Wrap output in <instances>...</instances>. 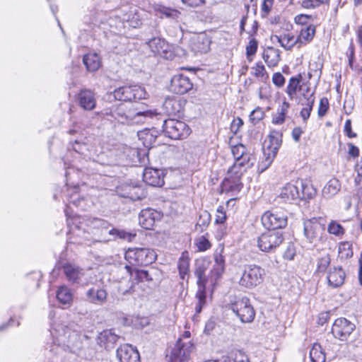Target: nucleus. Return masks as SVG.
I'll list each match as a JSON object with an SVG mask.
<instances>
[{
  "mask_svg": "<svg viewBox=\"0 0 362 362\" xmlns=\"http://www.w3.org/2000/svg\"><path fill=\"white\" fill-rule=\"evenodd\" d=\"M54 332L56 338L49 346L50 353L62 356L64 352L78 354L82 347V341L77 332L64 325H57Z\"/></svg>",
  "mask_w": 362,
  "mask_h": 362,
  "instance_id": "1",
  "label": "nucleus"
},
{
  "mask_svg": "<svg viewBox=\"0 0 362 362\" xmlns=\"http://www.w3.org/2000/svg\"><path fill=\"white\" fill-rule=\"evenodd\" d=\"M105 115L122 124L134 125L144 123L147 118L152 117L154 114L151 110L137 111L132 105L120 103L107 109Z\"/></svg>",
  "mask_w": 362,
  "mask_h": 362,
  "instance_id": "2",
  "label": "nucleus"
},
{
  "mask_svg": "<svg viewBox=\"0 0 362 362\" xmlns=\"http://www.w3.org/2000/svg\"><path fill=\"white\" fill-rule=\"evenodd\" d=\"M282 144V133L272 130L262 146V158H259L257 164L258 173L266 170L272 163Z\"/></svg>",
  "mask_w": 362,
  "mask_h": 362,
  "instance_id": "3",
  "label": "nucleus"
},
{
  "mask_svg": "<svg viewBox=\"0 0 362 362\" xmlns=\"http://www.w3.org/2000/svg\"><path fill=\"white\" fill-rule=\"evenodd\" d=\"M115 100L123 102H132L146 98L145 88L138 85L123 86L115 88L112 92Z\"/></svg>",
  "mask_w": 362,
  "mask_h": 362,
  "instance_id": "4",
  "label": "nucleus"
},
{
  "mask_svg": "<svg viewBox=\"0 0 362 362\" xmlns=\"http://www.w3.org/2000/svg\"><path fill=\"white\" fill-rule=\"evenodd\" d=\"M163 131L165 136L172 139H183L191 132L190 128L185 122L175 119L164 120Z\"/></svg>",
  "mask_w": 362,
  "mask_h": 362,
  "instance_id": "5",
  "label": "nucleus"
},
{
  "mask_svg": "<svg viewBox=\"0 0 362 362\" xmlns=\"http://www.w3.org/2000/svg\"><path fill=\"white\" fill-rule=\"evenodd\" d=\"M284 240L281 231L269 229L257 238V246L261 251L269 252L279 247Z\"/></svg>",
  "mask_w": 362,
  "mask_h": 362,
  "instance_id": "6",
  "label": "nucleus"
},
{
  "mask_svg": "<svg viewBox=\"0 0 362 362\" xmlns=\"http://www.w3.org/2000/svg\"><path fill=\"white\" fill-rule=\"evenodd\" d=\"M246 172L247 170L239 169L237 173H234L231 171L230 167L227 172L226 177L221 184V192L231 193V195L238 193L243 187L241 177Z\"/></svg>",
  "mask_w": 362,
  "mask_h": 362,
  "instance_id": "7",
  "label": "nucleus"
},
{
  "mask_svg": "<svg viewBox=\"0 0 362 362\" xmlns=\"http://www.w3.org/2000/svg\"><path fill=\"white\" fill-rule=\"evenodd\" d=\"M125 259H132L136 264L147 265L155 261L156 255L154 251L149 248H134L126 252Z\"/></svg>",
  "mask_w": 362,
  "mask_h": 362,
  "instance_id": "8",
  "label": "nucleus"
},
{
  "mask_svg": "<svg viewBox=\"0 0 362 362\" xmlns=\"http://www.w3.org/2000/svg\"><path fill=\"white\" fill-rule=\"evenodd\" d=\"M356 329L354 323L345 317H339L332 325V333L340 341H346Z\"/></svg>",
  "mask_w": 362,
  "mask_h": 362,
  "instance_id": "9",
  "label": "nucleus"
},
{
  "mask_svg": "<svg viewBox=\"0 0 362 362\" xmlns=\"http://www.w3.org/2000/svg\"><path fill=\"white\" fill-rule=\"evenodd\" d=\"M261 221L263 226L269 230H277L287 226V216L281 211H267L262 215Z\"/></svg>",
  "mask_w": 362,
  "mask_h": 362,
  "instance_id": "10",
  "label": "nucleus"
},
{
  "mask_svg": "<svg viewBox=\"0 0 362 362\" xmlns=\"http://www.w3.org/2000/svg\"><path fill=\"white\" fill-rule=\"evenodd\" d=\"M119 196L129 198L133 201L140 200L146 196V191L138 183H124L117 187Z\"/></svg>",
  "mask_w": 362,
  "mask_h": 362,
  "instance_id": "11",
  "label": "nucleus"
},
{
  "mask_svg": "<svg viewBox=\"0 0 362 362\" xmlns=\"http://www.w3.org/2000/svg\"><path fill=\"white\" fill-rule=\"evenodd\" d=\"M235 161L231 166V171L237 173L239 169L247 170L249 163V154L247 153V148L243 144L233 146L231 148Z\"/></svg>",
  "mask_w": 362,
  "mask_h": 362,
  "instance_id": "12",
  "label": "nucleus"
},
{
  "mask_svg": "<svg viewBox=\"0 0 362 362\" xmlns=\"http://www.w3.org/2000/svg\"><path fill=\"white\" fill-rule=\"evenodd\" d=\"M192 349L190 342L184 343L179 339L172 349L170 362H188Z\"/></svg>",
  "mask_w": 362,
  "mask_h": 362,
  "instance_id": "13",
  "label": "nucleus"
},
{
  "mask_svg": "<svg viewBox=\"0 0 362 362\" xmlns=\"http://www.w3.org/2000/svg\"><path fill=\"white\" fill-rule=\"evenodd\" d=\"M303 226L304 235L310 243H315L324 230L323 226L320 223L319 218H317L305 220Z\"/></svg>",
  "mask_w": 362,
  "mask_h": 362,
  "instance_id": "14",
  "label": "nucleus"
},
{
  "mask_svg": "<svg viewBox=\"0 0 362 362\" xmlns=\"http://www.w3.org/2000/svg\"><path fill=\"white\" fill-rule=\"evenodd\" d=\"M193 87V84L189 78L183 74L175 75L170 81V91L182 95L187 93Z\"/></svg>",
  "mask_w": 362,
  "mask_h": 362,
  "instance_id": "15",
  "label": "nucleus"
},
{
  "mask_svg": "<svg viewBox=\"0 0 362 362\" xmlns=\"http://www.w3.org/2000/svg\"><path fill=\"white\" fill-rule=\"evenodd\" d=\"M161 218V214L158 211L148 208L141 211L139 215V223L146 230H151L156 221Z\"/></svg>",
  "mask_w": 362,
  "mask_h": 362,
  "instance_id": "16",
  "label": "nucleus"
},
{
  "mask_svg": "<svg viewBox=\"0 0 362 362\" xmlns=\"http://www.w3.org/2000/svg\"><path fill=\"white\" fill-rule=\"evenodd\" d=\"M120 336L115 332L114 329H105L101 332L98 337V344L107 350L115 348Z\"/></svg>",
  "mask_w": 362,
  "mask_h": 362,
  "instance_id": "17",
  "label": "nucleus"
},
{
  "mask_svg": "<svg viewBox=\"0 0 362 362\" xmlns=\"http://www.w3.org/2000/svg\"><path fill=\"white\" fill-rule=\"evenodd\" d=\"M300 197V194L296 180L295 183H287L281 189L278 198L281 200L282 202L291 204L293 202L299 200Z\"/></svg>",
  "mask_w": 362,
  "mask_h": 362,
  "instance_id": "18",
  "label": "nucleus"
},
{
  "mask_svg": "<svg viewBox=\"0 0 362 362\" xmlns=\"http://www.w3.org/2000/svg\"><path fill=\"white\" fill-rule=\"evenodd\" d=\"M68 226L70 227L69 237V243L76 245H90V240L89 238V233L85 230L81 229L78 226H70V223L68 222Z\"/></svg>",
  "mask_w": 362,
  "mask_h": 362,
  "instance_id": "19",
  "label": "nucleus"
},
{
  "mask_svg": "<svg viewBox=\"0 0 362 362\" xmlns=\"http://www.w3.org/2000/svg\"><path fill=\"white\" fill-rule=\"evenodd\" d=\"M117 356L120 362H140V355L132 345L124 344L117 349Z\"/></svg>",
  "mask_w": 362,
  "mask_h": 362,
  "instance_id": "20",
  "label": "nucleus"
},
{
  "mask_svg": "<svg viewBox=\"0 0 362 362\" xmlns=\"http://www.w3.org/2000/svg\"><path fill=\"white\" fill-rule=\"evenodd\" d=\"M143 180L148 185L160 187L164 185L163 173L158 169L146 168L143 173Z\"/></svg>",
  "mask_w": 362,
  "mask_h": 362,
  "instance_id": "21",
  "label": "nucleus"
},
{
  "mask_svg": "<svg viewBox=\"0 0 362 362\" xmlns=\"http://www.w3.org/2000/svg\"><path fill=\"white\" fill-rule=\"evenodd\" d=\"M211 43V38L202 33L192 39L191 47L196 53H206L209 50Z\"/></svg>",
  "mask_w": 362,
  "mask_h": 362,
  "instance_id": "22",
  "label": "nucleus"
},
{
  "mask_svg": "<svg viewBox=\"0 0 362 362\" xmlns=\"http://www.w3.org/2000/svg\"><path fill=\"white\" fill-rule=\"evenodd\" d=\"M231 310L243 323L249 322V298H243L231 305Z\"/></svg>",
  "mask_w": 362,
  "mask_h": 362,
  "instance_id": "23",
  "label": "nucleus"
},
{
  "mask_svg": "<svg viewBox=\"0 0 362 362\" xmlns=\"http://www.w3.org/2000/svg\"><path fill=\"white\" fill-rule=\"evenodd\" d=\"M78 186L74 187L71 189L72 192L71 194H68L67 195V201L69 202V204L66 205V207L64 209V213L68 219L71 217V214L69 212L70 204H73L76 207L81 208L82 210L86 209L85 199L81 197L78 192Z\"/></svg>",
  "mask_w": 362,
  "mask_h": 362,
  "instance_id": "24",
  "label": "nucleus"
},
{
  "mask_svg": "<svg viewBox=\"0 0 362 362\" xmlns=\"http://www.w3.org/2000/svg\"><path fill=\"white\" fill-rule=\"evenodd\" d=\"M107 293L103 288L92 287L86 293V297L88 301L95 305H103L107 300Z\"/></svg>",
  "mask_w": 362,
  "mask_h": 362,
  "instance_id": "25",
  "label": "nucleus"
},
{
  "mask_svg": "<svg viewBox=\"0 0 362 362\" xmlns=\"http://www.w3.org/2000/svg\"><path fill=\"white\" fill-rule=\"evenodd\" d=\"M64 273L67 280L71 283H78L84 275L83 270L78 266L66 263L63 266Z\"/></svg>",
  "mask_w": 362,
  "mask_h": 362,
  "instance_id": "26",
  "label": "nucleus"
},
{
  "mask_svg": "<svg viewBox=\"0 0 362 362\" xmlns=\"http://www.w3.org/2000/svg\"><path fill=\"white\" fill-rule=\"evenodd\" d=\"M80 106L86 110H92L95 107V99L93 93L90 90H81L78 97Z\"/></svg>",
  "mask_w": 362,
  "mask_h": 362,
  "instance_id": "27",
  "label": "nucleus"
},
{
  "mask_svg": "<svg viewBox=\"0 0 362 362\" xmlns=\"http://www.w3.org/2000/svg\"><path fill=\"white\" fill-rule=\"evenodd\" d=\"M345 279V272L341 267H334L331 269L328 276L327 280L329 286L337 288L341 286Z\"/></svg>",
  "mask_w": 362,
  "mask_h": 362,
  "instance_id": "28",
  "label": "nucleus"
},
{
  "mask_svg": "<svg viewBox=\"0 0 362 362\" xmlns=\"http://www.w3.org/2000/svg\"><path fill=\"white\" fill-rule=\"evenodd\" d=\"M207 264L204 261L197 262L196 264L194 275L197 278V284L198 286V288H201L202 287H203V288L206 289V284L208 280L205 275V273L207 269Z\"/></svg>",
  "mask_w": 362,
  "mask_h": 362,
  "instance_id": "29",
  "label": "nucleus"
},
{
  "mask_svg": "<svg viewBox=\"0 0 362 362\" xmlns=\"http://www.w3.org/2000/svg\"><path fill=\"white\" fill-rule=\"evenodd\" d=\"M274 40L279 42L281 46L287 50L291 49L295 45L298 43V39H296L294 35L289 33L272 36V40L274 41Z\"/></svg>",
  "mask_w": 362,
  "mask_h": 362,
  "instance_id": "30",
  "label": "nucleus"
},
{
  "mask_svg": "<svg viewBox=\"0 0 362 362\" xmlns=\"http://www.w3.org/2000/svg\"><path fill=\"white\" fill-rule=\"evenodd\" d=\"M83 62L88 71L94 72L100 66V59L96 53H89L85 54L83 58Z\"/></svg>",
  "mask_w": 362,
  "mask_h": 362,
  "instance_id": "31",
  "label": "nucleus"
},
{
  "mask_svg": "<svg viewBox=\"0 0 362 362\" xmlns=\"http://www.w3.org/2000/svg\"><path fill=\"white\" fill-rule=\"evenodd\" d=\"M341 185L338 180L331 179L324 187L322 195L326 198H330L338 193L340 190Z\"/></svg>",
  "mask_w": 362,
  "mask_h": 362,
  "instance_id": "32",
  "label": "nucleus"
},
{
  "mask_svg": "<svg viewBox=\"0 0 362 362\" xmlns=\"http://www.w3.org/2000/svg\"><path fill=\"white\" fill-rule=\"evenodd\" d=\"M57 298L60 303L69 306L72 302L73 296L67 286H62L57 290Z\"/></svg>",
  "mask_w": 362,
  "mask_h": 362,
  "instance_id": "33",
  "label": "nucleus"
},
{
  "mask_svg": "<svg viewBox=\"0 0 362 362\" xmlns=\"http://www.w3.org/2000/svg\"><path fill=\"white\" fill-rule=\"evenodd\" d=\"M265 275L264 269L254 265L250 267V286H257L262 283Z\"/></svg>",
  "mask_w": 362,
  "mask_h": 362,
  "instance_id": "34",
  "label": "nucleus"
},
{
  "mask_svg": "<svg viewBox=\"0 0 362 362\" xmlns=\"http://www.w3.org/2000/svg\"><path fill=\"white\" fill-rule=\"evenodd\" d=\"M109 235L114 237V240L119 238L120 240H127L128 242H132L136 236V233L134 232H128L123 229H119L113 228L108 232Z\"/></svg>",
  "mask_w": 362,
  "mask_h": 362,
  "instance_id": "35",
  "label": "nucleus"
},
{
  "mask_svg": "<svg viewBox=\"0 0 362 362\" xmlns=\"http://www.w3.org/2000/svg\"><path fill=\"white\" fill-rule=\"evenodd\" d=\"M315 31V26L312 24L303 28L297 37L298 42L302 44L303 42L305 43L310 42L314 37Z\"/></svg>",
  "mask_w": 362,
  "mask_h": 362,
  "instance_id": "36",
  "label": "nucleus"
},
{
  "mask_svg": "<svg viewBox=\"0 0 362 362\" xmlns=\"http://www.w3.org/2000/svg\"><path fill=\"white\" fill-rule=\"evenodd\" d=\"M298 187H300V197L299 199L308 200L313 198L316 194V189L311 185L305 184L303 180H297Z\"/></svg>",
  "mask_w": 362,
  "mask_h": 362,
  "instance_id": "37",
  "label": "nucleus"
},
{
  "mask_svg": "<svg viewBox=\"0 0 362 362\" xmlns=\"http://www.w3.org/2000/svg\"><path fill=\"white\" fill-rule=\"evenodd\" d=\"M310 357L312 362H325V354L320 344H314L310 351Z\"/></svg>",
  "mask_w": 362,
  "mask_h": 362,
  "instance_id": "38",
  "label": "nucleus"
},
{
  "mask_svg": "<svg viewBox=\"0 0 362 362\" xmlns=\"http://www.w3.org/2000/svg\"><path fill=\"white\" fill-rule=\"evenodd\" d=\"M302 79L300 74L298 76L291 77L289 80L288 84L286 87V93L288 95L291 99H293L296 93L297 88Z\"/></svg>",
  "mask_w": 362,
  "mask_h": 362,
  "instance_id": "39",
  "label": "nucleus"
},
{
  "mask_svg": "<svg viewBox=\"0 0 362 362\" xmlns=\"http://www.w3.org/2000/svg\"><path fill=\"white\" fill-rule=\"evenodd\" d=\"M353 256L352 244L350 242H343L339 245V257L341 259H349Z\"/></svg>",
  "mask_w": 362,
  "mask_h": 362,
  "instance_id": "40",
  "label": "nucleus"
},
{
  "mask_svg": "<svg viewBox=\"0 0 362 362\" xmlns=\"http://www.w3.org/2000/svg\"><path fill=\"white\" fill-rule=\"evenodd\" d=\"M252 74L260 81H265L268 78V74L265 70L264 66L262 62L256 64V66L252 68Z\"/></svg>",
  "mask_w": 362,
  "mask_h": 362,
  "instance_id": "41",
  "label": "nucleus"
},
{
  "mask_svg": "<svg viewBox=\"0 0 362 362\" xmlns=\"http://www.w3.org/2000/svg\"><path fill=\"white\" fill-rule=\"evenodd\" d=\"M211 214L207 211H204L199 214V220L196 224V229L203 231L209 224Z\"/></svg>",
  "mask_w": 362,
  "mask_h": 362,
  "instance_id": "42",
  "label": "nucleus"
},
{
  "mask_svg": "<svg viewBox=\"0 0 362 362\" xmlns=\"http://www.w3.org/2000/svg\"><path fill=\"white\" fill-rule=\"evenodd\" d=\"M290 105L288 102L284 101L280 108L279 109L278 115L273 118V123L276 124H281L285 121V117L287 114Z\"/></svg>",
  "mask_w": 362,
  "mask_h": 362,
  "instance_id": "43",
  "label": "nucleus"
},
{
  "mask_svg": "<svg viewBox=\"0 0 362 362\" xmlns=\"http://www.w3.org/2000/svg\"><path fill=\"white\" fill-rule=\"evenodd\" d=\"M206 290L202 287L198 288L196 293V298L198 300V303L195 307V311L197 313H200L202 310L203 306L206 303Z\"/></svg>",
  "mask_w": 362,
  "mask_h": 362,
  "instance_id": "44",
  "label": "nucleus"
},
{
  "mask_svg": "<svg viewBox=\"0 0 362 362\" xmlns=\"http://www.w3.org/2000/svg\"><path fill=\"white\" fill-rule=\"evenodd\" d=\"M331 259L329 254H326L317 259V272L325 273L330 264Z\"/></svg>",
  "mask_w": 362,
  "mask_h": 362,
  "instance_id": "45",
  "label": "nucleus"
},
{
  "mask_svg": "<svg viewBox=\"0 0 362 362\" xmlns=\"http://www.w3.org/2000/svg\"><path fill=\"white\" fill-rule=\"evenodd\" d=\"M168 114H175L180 111V105L175 99H167L163 104Z\"/></svg>",
  "mask_w": 362,
  "mask_h": 362,
  "instance_id": "46",
  "label": "nucleus"
},
{
  "mask_svg": "<svg viewBox=\"0 0 362 362\" xmlns=\"http://www.w3.org/2000/svg\"><path fill=\"white\" fill-rule=\"evenodd\" d=\"M189 267V263L188 259L181 257L179 259L178 264H177V268L179 270V274H180V278L182 279H185V276L188 274Z\"/></svg>",
  "mask_w": 362,
  "mask_h": 362,
  "instance_id": "47",
  "label": "nucleus"
},
{
  "mask_svg": "<svg viewBox=\"0 0 362 362\" xmlns=\"http://www.w3.org/2000/svg\"><path fill=\"white\" fill-rule=\"evenodd\" d=\"M154 10L157 13L165 16L166 17H174L177 15V11L166 7L163 5L157 4L154 6Z\"/></svg>",
  "mask_w": 362,
  "mask_h": 362,
  "instance_id": "48",
  "label": "nucleus"
},
{
  "mask_svg": "<svg viewBox=\"0 0 362 362\" xmlns=\"http://www.w3.org/2000/svg\"><path fill=\"white\" fill-rule=\"evenodd\" d=\"M135 279H137L138 281H151L153 280L148 271L144 269H136Z\"/></svg>",
  "mask_w": 362,
  "mask_h": 362,
  "instance_id": "49",
  "label": "nucleus"
},
{
  "mask_svg": "<svg viewBox=\"0 0 362 362\" xmlns=\"http://www.w3.org/2000/svg\"><path fill=\"white\" fill-rule=\"evenodd\" d=\"M328 2L329 0H303L302 6L305 8H315Z\"/></svg>",
  "mask_w": 362,
  "mask_h": 362,
  "instance_id": "50",
  "label": "nucleus"
},
{
  "mask_svg": "<svg viewBox=\"0 0 362 362\" xmlns=\"http://www.w3.org/2000/svg\"><path fill=\"white\" fill-rule=\"evenodd\" d=\"M215 264L217 267L214 269L218 276H220L224 270V257L221 254H216L214 257Z\"/></svg>",
  "mask_w": 362,
  "mask_h": 362,
  "instance_id": "51",
  "label": "nucleus"
},
{
  "mask_svg": "<svg viewBox=\"0 0 362 362\" xmlns=\"http://www.w3.org/2000/svg\"><path fill=\"white\" fill-rule=\"evenodd\" d=\"M328 232L335 235H340L344 233V229L341 224L332 221L328 226Z\"/></svg>",
  "mask_w": 362,
  "mask_h": 362,
  "instance_id": "52",
  "label": "nucleus"
},
{
  "mask_svg": "<svg viewBox=\"0 0 362 362\" xmlns=\"http://www.w3.org/2000/svg\"><path fill=\"white\" fill-rule=\"evenodd\" d=\"M296 250L294 244L288 243L286 250L284 252V258L288 260H293L296 256Z\"/></svg>",
  "mask_w": 362,
  "mask_h": 362,
  "instance_id": "53",
  "label": "nucleus"
},
{
  "mask_svg": "<svg viewBox=\"0 0 362 362\" xmlns=\"http://www.w3.org/2000/svg\"><path fill=\"white\" fill-rule=\"evenodd\" d=\"M329 110V101L327 98H322L320 100L317 114L320 117H324Z\"/></svg>",
  "mask_w": 362,
  "mask_h": 362,
  "instance_id": "54",
  "label": "nucleus"
},
{
  "mask_svg": "<svg viewBox=\"0 0 362 362\" xmlns=\"http://www.w3.org/2000/svg\"><path fill=\"white\" fill-rule=\"evenodd\" d=\"M227 216L224 208L222 206H219L216 209V216L215 223L216 224H222L226 221Z\"/></svg>",
  "mask_w": 362,
  "mask_h": 362,
  "instance_id": "55",
  "label": "nucleus"
},
{
  "mask_svg": "<svg viewBox=\"0 0 362 362\" xmlns=\"http://www.w3.org/2000/svg\"><path fill=\"white\" fill-rule=\"evenodd\" d=\"M90 221L91 225L94 228H101L107 229L109 228V226L110 225L108 221H107L104 219L98 218H93Z\"/></svg>",
  "mask_w": 362,
  "mask_h": 362,
  "instance_id": "56",
  "label": "nucleus"
},
{
  "mask_svg": "<svg viewBox=\"0 0 362 362\" xmlns=\"http://www.w3.org/2000/svg\"><path fill=\"white\" fill-rule=\"evenodd\" d=\"M71 146L74 151L82 155H85L86 151H88V147L86 144H85L84 143H81L77 140H75L74 142L71 144Z\"/></svg>",
  "mask_w": 362,
  "mask_h": 362,
  "instance_id": "57",
  "label": "nucleus"
},
{
  "mask_svg": "<svg viewBox=\"0 0 362 362\" xmlns=\"http://www.w3.org/2000/svg\"><path fill=\"white\" fill-rule=\"evenodd\" d=\"M264 112L261 108H257L250 112V121L252 122H259L263 119Z\"/></svg>",
  "mask_w": 362,
  "mask_h": 362,
  "instance_id": "58",
  "label": "nucleus"
},
{
  "mask_svg": "<svg viewBox=\"0 0 362 362\" xmlns=\"http://www.w3.org/2000/svg\"><path fill=\"white\" fill-rule=\"evenodd\" d=\"M197 245L200 251H205L210 248L211 243L205 237L202 236L199 239Z\"/></svg>",
  "mask_w": 362,
  "mask_h": 362,
  "instance_id": "59",
  "label": "nucleus"
},
{
  "mask_svg": "<svg viewBox=\"0 0 362 362\" xmlns=\"http://www.w3.org/2000/svg\"><path fill=\"white\" fill-rule=\"evenodd\" d=\"M272 81L276 86L281 87L285 83V78L281 73L276 72L272 76Z\"/></svg>",
  "mask_w": 362,
  "mask_h": 362,
  "instance_id": "60",
  "label": "nucleus"
},
{
  "mask_svg": "<svg viewBox=\"0 0 362 362\" xmlns=\"http://www.w3.org/2000/svg\"><path fill=\"white\" fill-rule=\"evenodd\" d=\"M303 96L305 100V102L303 105L307 107H310L313 110V105L315 104V98L314 96V92L310 93V95H306L305 93H303Z\"/></svg>",
  "mask_w": 362,
  "mask_h": 362,
  "instance_id": "61",
  "label": "nucleus"
},
{
  "mask_svg": "<svg viewBox=\"0 0 362 362\" xmlns=\"http://www.w3.org/2000/svg\"><path fill=\"white\" fill-rule=\"evenodd\" d=\"M233 362H249V357L243 351L237 350L235 352Z\"/></svg>",
  "mask_w": 362,
  "mask_h": 362,
  "instance_id": "62",
  "label": "nucleus"
},
{
  "mask_svg": "<svg viewBox=\"0 0 362 362\" xmlns=\"http://www.w3.org/2000/svg\"><path fill=\"white\" fill-rule=\"evenodd\" d=\"M344 132L349 138H354L356 136V134L351 129V121L349 119H346L345 122Z\"/></svg>",
  "mask_w": 362,
  "mask_h": 362,
  "instance_id": "63",
  "label": "nucleus"
},
{
  "mask_svg": "<svg viewBox=\"0 0 362 362\" xmlns=\"http://www.w3.org/2000/svg\"><path fill=\"white\" fill-rule=\"evenodd\" d=\"M243 124V120L240 117H237L233 120L230 124V131L236 134L239 128Z\"/></svg>",
  "mask_w": 362,
  "mask_h": 362,
  "instance_id": "64",
  "label": "nucleus"
}]
</instances>
